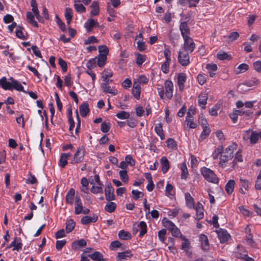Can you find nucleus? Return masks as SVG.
Returning a JSON list of instances; mask_svg holds the SVG:
<instances>
[{
    "mask_svg": "<svg viewBox=\"0 0 261 261\" xmlns=\"http://www.w3.org/2000/svg\"><path fill=\"white\" fill-rule=\"evenodd\" d=\"M183 48L184 51L188 53H192L195 48V43L194 42L193 39L189 37L184 38Z\"/></svg>",
    "mask_w": 261,
    "mask_h": 261,
    "instance_id": "7",
    "label": "nucleus"
},
{
    "mask_svg": "<svg viewBox=\"0 0 261 261\" xmlns=\"http://www.w3.org/2000/svg\"><path fill=\"white\" fill-rule=\"evenodd\" d=\"M202 127L203 130L200 134V138L202 140L205 139L210 135L211 130L210 128L207 126Z\"/></svg>",
    "mask_w": 261,
    "mask_h": 261,
    "instance_id": "45",
    "label": "nucleus"
},
{
    "mask_svg": "<svg viewBox=\"0 0 261 261\" xmlns=\"http://www.w3.org/2000/svg\"><path fill=\"white\" fill-rule=\"evenodd\" d=\"M116 206L117 205L115 202L110 201L106 204L105 210L106 212L111 213L114 212Z\"/></svg>",
    "mask_w": 261,
    "mask_h": 261,
    "instance_id": "30",
    "label": "nucleus"
},
{
    "mask_svg": "<svg viewBox=\"0 0 261 261\" xmlns=\"http://www.w3.org/2000/svg\"><path fill=\"white\" fill-rule=\"evenodd\" d=\"M164 226L170 231L173 236L175 237H180L184 236L182 235L176 225L171 221L167 220L164 222Z\"/></svg>",
    "mask_w": 261,
    "mask_h": 261,
    "instance_id": "4",
    "label": "nucleus"
},
{
    "mask_svg": "<svg viewBox=\"0 0 261 261\" xmlns=\"http://www.w3.org/2000/svg\"><path fill=\"white\" fill-rule=\"evenodd\" d=\"M139 229H140L139 232V237H143L146 233V228L147 226L146 223L144 221H141L140 222L139 224L138 225Z\"/></svg>",
    "mask_w": 261,
    "mask_h": 261,
    "instance_id": "38",
    "label": "nucleus"
},
{
    "mask_svg": "<svg viewBox=\"0 0 261 261\" xmlns=\"http://www.w3.org/2000/svg\"><path fill=\"white\" fill-rule=\"evenodd\" d=\"M207 94L206 93H201L198 96V104L199 106L201 107L202 109L205 108V105L207 103Z\"/></svg>",
    "mask_w": 261,
    "mask_h": 261,
    "instance_id": "21",
    "label": "nucleus"
},
{
    "mask_svg": "<svg viewBox=\"0 0 261 261\" xmlns=\"http://www.w3.org/2000/svg\"><path fill=\"white\" fill-rule=\"evenodd\" d=\"M249 138L250 143L251 144H254L256 143L258 140V133L256 131H252Z\"/></svg>",
    "mask_w": 261,
    "mask_h": 261,
    "instance_id": "41",
    "label": "nucleus"
},
{
    "mask_svg": "<svg viewBox=\"0 0 261 261\" xmlns=\"http://www.w3.org/2000/svg\"><path fill=\"white\" fill-rule=\"evenodd\" d=\"M116 116L120 119H127L130 117L128 112L122 111L116 114Z\"/></svg>",
    "mask_w": 261,
    "mask_h": 261,
    "instance_id": "46",
    "label": "nucleus"
},
{
    "mask_svg": "<svg viewBox=\"0 0 261 261\" xmlns=\"http://www.w3.org/2000/svg\"><path fill=\"white\" fill-rule=\"evenodd\" d=\"M91 8V16H96L98 15L99 12V4L96 1H94L92 2L90 6Z\"/></svg>",
    "mask_w": 261,
    "mask_h": 261,
    "instance_id": "26",
    "label": "nucleus"
},
{
    "mask_svg": "<svg viewBox=\"0 0 261 261\" xmlns=\"http://www.w3.org/2000/svg\"><path fill=\"white\" fill-rule=\"evenodd\" d=\"M235 181L233 179L229 180L225 186V191L228 194H231L234 190Z\"/></svg>",
    "mask_w": 261,
    "mask_h": 261,
    "instance_id": "28",
    "label": "nucleus"
},
{
    "mask_svg": "<svg viewBox=\"0 0 261 261\" xmlns=\"http://www.w3.org/2000/svg\"><path fill=\"white\" fill-rule=\"evenodd\" d=\"M190 114H187L185 122L187 125L190 128H195L197 127V124L193 121V118H189Z\"/></svg>",
    "mask_w": 261,
    "mask_h": 261,
    "instance_id": "35",
    "label": "nucleus"
},
{
    "mask_svg": "<svg viewBox=\"0 0 261 261\" xmlns=\"http://www.w3.org/2000/svg\"><path fill=\"white\" fill-rule=\"evenodd\" d=\"M113 76V72L112 71L108 68L105 69L101 73V77L102 78L104 82L111 83L112 82V80L109 78Z\"/></svg>",
    "mask_w": 261,
    "mask_h": 261,
    "instance_id": "19",
    "label": "nucleus"
},
{
    "mask_svg": "<svg viewBox=\"0 0 261 261\" xmlns=\"http://www.w3.org/2000/svg\"><path fill=\"white\" fill-rule=\"evenodd\" d=\"M180 169L181 170V178L186 179L189 175V172L187 165L185 163H183L180 165Z\"/></svg>",
    "mask_w": 261,
    "mask_h": 261,
    "instance_id": "34",
    "label": "nucleus"
},
{
    "mask_svg": "<svg viewBox=\"0 0 261 261\" xmlns=\"http://www.w3.org/2000/svg\"><path fill=\"white\" fill-rule=\"evenodd\" d=\"M240 212L245 216L250 217L252 215V212L246 209L243 206L239 207Z\"/></svg>",
    "mask_w": 261,
    "mask_h": 261,
    "instance_id": "59",
    "label": "nucleus"
},
{
    "mask_svg": "<svg viewBox=\"0 0 261 261\" xmlns=\"http://www.w3.org/2000/svg\"><path fill=\"white\" fill-rule=\"evenodd\" d=\"M68 121L69 123V131H72L74 127V121L72 117V111L71 110H70V112L68 114Z\"/></svg>",
    "mask_w": 261,
    "mask_h": 261,
    "instance_id": "53",
    "label": "nucleus"
},
{
    "mask_svg": "<svg viewBox=\"0 0 261 261\" xmlns=\"http://www.w3.org/2000/svg\"><path fill=\"white\" fill-rule=\"evenodd\" d=\"M249 66L245 63L241 64L236 69L235 73L236 74H240L244 73L248 69Z\"/></svg>",
    "mask_w": 261,
    "mask_h": 261,
    "instance_id": "39",
    "label": "nucleus"
},
{
    "mask_svg": "<svg viewBox=\"0 0 261 261\" xmlns=\"http://www.w3.org/2000/svg\"><path fill=\"white\" fill-rule=\"evenodd\" d=\"M67 160L65 153H62L59 162V166L63 168H65L68 163Z\"/></svg>",
    "mask_w": 261,
    "mask_h": 261,
    "instance_id": "40",
    "label": "nucleus"
},
{
    "mask_svg": "<svg viewBox=\"0 0 261 261\" xmlns=\"http://www.w3.org/2000/svg\"><path fill=\"white\" fill-rule=\"evenodd\" d=\"M217 57L218 59L221 60H230L232 58L230 55H228L227 53L222 50H220L217 53Z\"/></svg>",
    "mask_w": 261,
    "mask_h": 261,
    "instance_id": "31",
    "label": "nucleus"
},
{
    "mask_svg": "<svg viewBox=\"0 0 261 261\" xmlns=\"http://www.w3.org/2000/svg\"><path fill=\"white\" fill-rule=\"evenodd\" d=\"M27 19L28 22L30 23L32 25L35 27H38V24L37 22L35 20V15L30 11L27 12Z\"/></svg>",
    "mask_w": 261,
    "mask_h": 261,
    "instance_id": "25",
    "label": "nucleus"
},
{
    "mask_svg": "<svg viewBox=\"0 0 261 261\" xmlns=\"http://www.w3.org/2000/svg\"><path fill=\"white\" fill-rule=\"evenodd\" d=\"M133 256V254L129 250H126L124 252H119L116 257L117 261H122L127 259V258H130Z\"/></svg>",
    "mask_w": 261,
    "mask_h": 261,
    "instance_id": "17",
    "label": "nucleus"
},
{
    "mask_svg": "<svg viewBox=\"0 0 261 261\" xmlns=\"http://www.w3.org/2000/svg\"><path fill=\"white\" fill-rule=\"evenodd\" d=\"M118 236L120 239L127 240L130 238V233L123 230H121L119 232Z\"/></svg>",
    "mask_w": 261,
    "mask_h": 261,
    "instance_id": "49",
    "label": "nucleus"
},
{
    "mask_svg": "<svg viewBox=\"0 0 261 261\" xmlns=\"http://www.w3.org/2000/svg\"><path fill=\"white\" fill-rule=\"evenodd\" d=\"M217 232L221 243H224L227 241L230 237L226 230L221 228L217 230Z\"/></svg>",
    "mask_w": 261,
    "mask_h": 261,
    "instance_id": "14",
    "label": "nucleus"
},
{
    "mask_svg": "<svg viewBox=\"0 0 261 261\" xmlns=\"http://www.w3.org/2000/svg\"><path fill=\"white\" fill-rule=\"evenodd\" d=\"M85 150L83 147H79L76 149L73 159L70 162L72 164H79L82 162L84 159Z\"/></svg>",
    "mask_w": 261,
    "mask_h": 261,
    "instance_id": "5",
    "label": "nucleus"
},
{
    "mask_svg": "<svg viewBox=\"0 0 261 261\" xmlns=\"http://www.w3.org/2000/svg\"><path fill=\"white\" fill-rule=\"evenodd\" d=\"M189 53L185 51H179L178 56L179 63L184 66H187L190 63V57Z\"/></svg>",
    "mask_w": 261,
    "mask_h": 261,
    "instance_id": "8",
    "label": "nucleus"
},
{
    "mask_svg": "<svg viewBox=\"0 0 261 261\" xmlns=\"http://www.w3.org/2000/svg\"><path fill=\"white\" fill-rule=\"evenodd\" d=\"M181 239L184 241L181 244V249L187 252L189 249L190 243L188 239L184 236H181Z\"/></svg>",
    "mask_w": 261,
    "mask_h": 261,
    "instance_id": "33",
    "label": "nucleus"
},
{
    "mask_svg": "<svg viewBox=\"0 0 261 261\" xmlns=\"http://www.w3.org/2000/svg\"><path fill=\"white\" fill-rule=\"evenodd\" d=\"M121 246V243L118 241H114L111 242L110 245V249L111 250H115L117 248L120 247Z\"/></svg>",
    "mask_w": 261,
    "mask_h": 261,
    "instance_id": "56",
    "label": "nucleus"
},
{
    "mask_svg": "<svg viewBox=\"0 0 261 261\" xmlns=\"http://www.w3.org/2000/svg\"><path fill=\"white\" fill-rule=\"evenodd\" d=\"M197 79L198 83L201 85H203L206 81V77L204 74L199 73L197 75Z\"/></svg>",
    "mask_w": 261,
    "mask_h": 261,
    "instance_id": "54",
    "label": "nucleus"
},
{
    "mask_svg": "<svg viewBox=\"0 0 261 261\" xmlns=\"http://www.w3.org/2000/svg\"><path fill=\"white\" fill-rule=\"evenodd\" d=\"M88 256L94 261H106L103 258L102 254L98 251L94 252L93 253L89 254Z\"/></svg>",
    "mask_w": 261,
    "mask_h": 261,
    "instance_id": "27",
    "label": "nucleus"
},
{
    "mask_svg": "<svg viewBox=\"0 0 261 261\" xmlns=\"http://www.w3.org/2000/svg\"><path fill=\"white\" fill-rule=\"evenodd\" d=\"M237 144L232 143L231 145L227 147L224 150L222 145H219L213 153V158L215 160L219 158L220 162L219 165L220 167L224 168L225 163L231 160L233 157V153L237 150Z\"/></svg>",
    "mask_w": 261,
    "mask_h": 261,
    "instance_id": "1",
    "label": "nucleus"
},
{
    "mask_svg": "<svg viewBox=\"0 0 261 261\" xmlns=\"http://www.w3.org/2000/svg\"><path fill=\"white\" fill-rule=\"evenodd\" d=\"M240 186L241 187L244 188L246 190H248L249 181L247 179L240 178Z\"/></svg>",
    "mask_w": 261,
    "mask_h": 261,
    "instance_id": "60",
    "label": "nucleus"
},
{
    "mask_svg": "<svg viewBox=\"0 0 261 261\" xmlns=\"http://www.w3.org/2000/svg\"><path fill=\"white\" fill-rule=\"evenodd\" d=\"M175 192L173 191V186L168 183L166 186L165 194L167 196H172Z\"/></svg>",
    "mask_w": 261,
    "mask_h": 261,
    "instance_id": "48",
    "label": "nucleus"
},
{
    "mask_svg": "<svg viewBox=\"0 0 261 261\" xmlns=\"http://www.w3.org/2000/svg\"><path fill=\"white\" fill-rule=\"evenodd\" d=\"M171 61H167L162 65L161 69L165 73H167L169 71V66Z\"/></svg>",
    "mask_w": 261,
    "mask_h": 261,
    "instance_id": "63",
    "label": "nucleus"
},
{
    "mask_svg": "<svg viewBox=\"0 0 261 261\" xmlns=\"http://www.w3.org/2000/svg\"><path fill=\"white\" fill-rule=\"evenodd\" d=\"M83 208V206L81 199L79 196L76 195L75 197V214L79 215L82 213Z\"/></svg>",
    "mask_w": 261,
    "mask_h": 261,
    "instance_id": "15",
    "label": "nucleus"
},
{
    "mask_svg": "<svg viewBox=\"0 0 261 261\" xmlns=\"http://www.w3.org/2000/svg\"><path fill=\"white\" fill-rule=\"evenodd\" d=\"M0 86L5 90H22L20 83L13 77H10L9 81H7L6 77H3L0 79Z\"/></svg>",
    "mask_w": 261,
    "mask_h": 261,
    "instance_id": "2",
    "label": "nucleus"
},
{
    "mask_svg": "<svg viewBox=\"0 0 261 261\" xmlns=\"http://www.w3.org/2000/svg\"><path fill=\"white\" fill-rule=\"evenodd\" d=\"M99 55L107 57L109 53V49L106 45H100L98 46Z\"/></svg>",
    "mask_w": 261,
    "mask_h": 261,
    "instance_id": "51",
    "label": "nucleus"
},
{
    "mask_svg": "<svg viewBox=\"0 0 261 261\" xmlns=\"http://www.w3.org/2000/svg\"><path fill=\"white\" fill-rule=\"evenodd\" d=\"M74 197H75V190L73 188H71L66 193L65 197L66 203L70 205H72Z\"/></svg>",
    "mask_w": 261,
    "mask_h": 261,
    "instance_id": "16",
    "label": "nucleus"
},
{
    "mask_svg": "<svg viewBox=\"0 0 261 261\" xmlns=\"http://www.w3.org/2000/svg\"><path fill=\"white\" fill-rule=\"evenodd\" d=\"M167 146L168 148L174 149L176 147V143L172 138H169L166 141Z\"/></svg>",
    "mask_w": 261,
    "mask_h": 261,
    "instance_id": "55",
    "label": "nucleus"
},
{
    "mask_svg": "<svg viewBox=\"0 0 261 261\" xmlns=\"http://www.w3.org/2000/svg\"><path fill=\"white\" fill-rule=\"evenodd\" d=\"M74 7L76 12L79 13H84L86 11V8L82 4H74Z\"/></svg>",
    "mask_w": 261,
    "mask_h": 261,
    "instance_id": "58",
    "label": "nucleus"
},
{
    "mask_svg": "<svg viewBox=\"0 0 261 261\" xmlns=\"http://www.w3.org/2000/svg\"><path fill=\"white\" fill-rule=\"evenodd\" d=\"M114 189L112 186L111 184H108L105 188V196L107 201H112L115 199L114 194Z\"/></svg>",
    "mask_w": 261,
    "mask_h": 261,
    "instance_id": "9",
    "label": "nucleus"
},
{
    "mask_svg": "<svg viewBox=\"0 0 261 261\" xmlns=\"http://www.w3.org/2000/svg\"><path fill=\"white\" fill-rule=\"evenodd\" d=\"M200 172L203 177L208 182L217 184L219 182V178L216 174L210 168L203 167L200 169Z\"/></svg>",
    "mask_w": 261,
    "mask_h": 261,
    "instance_id": "3",
    "label": "nucleus"
},
{
    "mask_svg": "<svg viewBox=\"0 0 261 261\" xmlns=\"http://www.w3.org/2000/svg\"><path fill=\"white\" fill-rule=\"evenodd\" d=\"M98 219V216L94 214L92 217L88 216H84L81 219V222L82 224L87 225L91 222H95Z\"/></svg>",
    "mask_w": 261,
    "mask_h": 261,
    "instance_id": "18",
    "label": "nucleus"
},
{
    "mask_svg": "<svg viewBox=\"0 0 261 261\" xmlns=\"http://www.w3.org/2000/svg\"><path fill=\"white\" fill-rule=\"evenodd\" d=\"M107 59V58L106 56L99 55L96 58L90 60L87 63V67L89 69L93 68L95 63L96 60H97L98 66L100 67H102L106 64Z\"/></svg>",
    "mask_w": 261,
    "mask_h": 261,
    "instance_id": "6",
    "label": "nucleus"
},
{
    "mask_svg": "<svg viewBox=\"0 0 261 261\" xmlns=\"http://www.w3.org/2000/svg\"><path fill=\"white\" fill-rule=\"evenodd\" d=\"M179 30L183 38L190 36V30L186 22L184 21L180 23Z\"/></svg>",
    "mask_w": 261,
    "mask_h": 261,
    "instance_id": "13",
    "label": "nucleus"
},
{
    "mask_svg": "<svg viewBox=\"0 0 261 261\" xmlns=\"http://www.w3.org/2000/svg\"><path fill=\"white\" fill-rule=\"evenodd\" d=\"M185 198L187 206L190 208L194 207V200L189 193L187 192L185 194Z\"/></svg>",
    "mask_w": 261,
    "mask_h": 261,
    "instance_id": "29",
    "label": "nucleus"
},
{
    "mask_svg": "<svg viewBox=\"0 0 261 261\" xmlns=\"http://www.w3.org/2000/svg\"><path fill=\"white\" fill-rule=\"evenodd\" d=\"M165 95L166 97L171 99L173 96V84L171 81L167 80L165 82Z\"/></svg>",
    "mask_w": 261,
    "mask_h": 261,
    "instance_id": "10",
    "label": "nucleus"
},
{
    "mask_svg": "<svg viewBox=\"0 0 261 261\" xmlns=\"http://www.w3.org/2000/svg\"><path fill=\"white\" fill-rule=\"evenodd\" d=\"M199 239L201 249L204 251H207L210 248V244L207 236L204 234H200Z\"/></svg>",
    "mask_w": 261,
    "mask_h": 261,
    "instance_id": "11",
    "label": "nucleus"
},
{
    "mask_svg": "<svg viewBox=\"0 0 261 261\" xmlns=\"http://www.w3.org/2000/svg\"><path fill=\"white\" fill-rule=\"evenodd\" d=\"M16 36L20 39H25V35L24 32V29L20 26H18L16 29Z\"/></svg>",
    "mask_w": 261,
    "mask_h": 261,
    "instance_id": "42",
    "label": "nucleus"
},
{
    "mask_svg": "<svg viewBox=\"0 0 261 261\" xmlns=\"http://www.w3.org/2000/svg\"><path fill=\"white\" fill-rule=\"evenodd\" d=\"M166 233V230L165 229H162L158 232L159 238L162 243H164L165 241Z\"/></svg>",
    "mask_w": 261,
    "mask_h": 261,
    "instance_id": "64",
    "label": "nucleus"
},
{
    "mask_svg": "<svg viewBox=\"0 0 261 261\" xmlns=\"http://www.w3.org/2000/svg\"><path fill=\"white\" fill-rule=\"evenodd\" d=\"M145 61V56L144 55L139 54L136 59V63L139 66H141L143 63Z\"/></svg>",
    "mask_w": 261,
    "mask_h": 261,
    "instance_id": "62",
    "label": "nucleus"
},
{
    "mask_svg": "<svg viewBox=\"0 0 261 261\" xmlns=\"http://www.w3.org/2000/svg\"><path fill=\"white\" fill-rule=\"evenodd\" d=\"M64 15L67 20V24H69L73 17L72 9L70 8H66Z\"/></svg>",
    "mask_w": 261,
    "mask_h": 261,
    "instance_id": "36",
    "label": "nucleus"
},
{
    "mask_svg": "<svg viewBox=\"0 0 261 261\" xmlns=\"http://www.w3.org/2000/svg\"><path fill=\"white\" fill-rule=\"evenodd\" d=\"M94 27H99V24L96 20L92 18L89 19L85 23V28L88 32L91 31Z\"/></svg>",
    "mask_w": 261,
    "mask_h": 261,
    "instance_id": "20",
    "label": "nucleus"
},
{
    "mask_svg": "<svg viewBox=\"0 0 261 261\" xmlns=\"http://www.w3.org/2000/svg\"><path fill=\"white\" fill-rule=\"evenodd\" d=\"M154 130L156 134L160 137L161 140L164 139V135L162 128V124L161 123H158L155 125Z\"/></svg>",
    "mask_w": 261,
    "mask_h": 261,
    "instance_id": "32",
    "label": "nucleus"
},
{
    "mask_svg": "<svg viewBox=\"0 0 261 261\" xmlns=\"http://www.w3.org/2000/svg\"><path fill=\"white\" fill-rule=\"evenodd\" d=\"M161 164L162 166V172L165 174L169 169V162L166 157L163 156L161 158Z\"/></svg>",
    "mask_w": 261,
    "mask_h": 261,
    "instance_id": "22",
    "label": "nucleus"
},
{
    "mask_svg": "<svg viewBox=\"0 0 261 261\" xmlns=\"http://www.w3.org/2000/svg\"><path fill=\"white\" fill-rule=\"evenodd\" d=\"M58 63L62 69L63 72H65L67 70V65L66 62L61 58L59 59Z\"/></svg>",
    "mask_w": 261,
    "mask_h": 261,
    "instance_id": "57",
    "label": "nucleus"
},
{
    "mask_svg": "<svg viewBox=\"0 0 261 261\" xmlns=\"http://www.w3.org/2000/svg\"><path fill=\"white\" fill-rule=\"evenodd\" d=\"M178 85L180 88H182L186 81V75L184 73H180L178 75Z\"/></svg>",
    "mask_w": 261,
    "mask_h": 261,
    "instance_id": "43",
    "label": "nucleus"
},
{
    "mask_svg": "<svg viewBox=\"0 0 261 261\" xmlns=\"http://www.w3.org/2000/svg\"><path fill=\"white\" fill-rule=\"evenodd\" d=\"M119 174L122 181L125 183H127L128 181V176L127 171L125 170H120Z\"/></svg>",
    "mask_w": 261,
    "mask_h": 261,
    "instance_id": "47",
    "label": "nucleus"
},
{
    "mask_svg": "<svg viewBox=\"0 0 261 261\" xmlns=\"http://www.w3.org/2000/svg\"><path fill=\"white\" fill-rule=\"evenodd\" d=\"M111 124L109 122H103L101 124L100 130L103 133H107L110 130Z\"/></svg>",
    "mask_w": 261,
    "mask_h": 261,
    "instance_id": "52",
    "label": "nucleus"
},
{
    "mask_svg": "<svg viewBox=\"0 0 261 261\" xmlns=\"http://www.w3.org/2000/svg\"><path fill=\"white\" fill-rule=\"evenodd\" d=\"M91 192L93 194H98L102 193V188L101 186H93L91 188Z\"/></svg>",
    "mask_w": 261,
    "mask_h": 261,
    "instance_id": "61",
    "label": "nucleus"
},
{
    "mask_svg": "<svg viewBox=\"0 0 261 261\" xmlns=\"http://www.w3.org/2000/svg\"><path fill=\"white\" fill-rule=\"evenodd\" d=\"M87 245V242L84 239H81L74 241L72 244V247L77 248V247H84Z\"/></svg>",
    "mask_w": 261,
    "mask_h": 261,
    "instance_id": "50",
    "label": "nucleus"
},
{
    "mask_svg": "<svg viewBox=\"0 0 261 261\" xmlns=\"http://www.w3.org/2000/svg\"><path fill=\"white\" fill-rule=\"evenodd\" d=\"M110 83L103 82L101 84V88L105 93H110L113 95L117 94V90L114 87L109 85Z\"/></svg>",
    "mask_w": 261,
    "mask_h": 261,
    "instance_id": "12",
    "label": "nucleus"
},
{
    "mask_svg": "<svg viewBox=\"0 0 261 261\" xmlns=\"http://www.w3.org/2000/svg\"><path fill=\"white\" fill-rule=\"evenodd\" d=\"M259 82L258 80L256 78L252 77L250 79L245 82L244 85H246L248 87H252L254 86L257 85L259 84Z\"/></svg>",
    "mask_w": 261,
    "mask_h": 261,
    "instance_id": "44",
    "label": "nucleus"
},
{
    "mask_svg": "<svg viewBox=\"0 0 261 261\" xmlns=\"http://www.w3.org/2000/svg\"><path fill=\"white\" fill-rule=\"evenodd\" d=\"M75 223L72 219H69L66 222V231L67 233H69L74 228Z\"/></svg>",
    "mask_w": 261,
    "mask_h": 261,
    "instance_id": "37",
    "label": "nucleus"
},
{
    "mask_svg": "<svg viewBox=\"0 0 261 261\" xmlns=\"http://www.w3.org/2000/svg\"><path fill=\"white\" fill-rule=\"evenodd\" d=\"M195 211L196 212V219L199 220L201 219L204 217L203 208L201 203L198 202L195 207Z\"/></svg>",
    "mask_w": 261,
    "mask_h": 261,
    "instance_id": "23",
    "label": "nucleus"
},
{
    "mask_svg": "<svg viewBox=\"0 0 261 261\" xmlns=\"http://www.w3.org/2000/svg\"><path fill=\"white\" fill-rule=\"evenodd\" d=\"M81 115L83 117H86L89 112V105L87 103L84 102L79 107Z\"/></svg>",
    "mask_w": 261,
    "mask_h": 261,
    "instance_id": "24",
    "label": "nucleus"
}]
</instances>
